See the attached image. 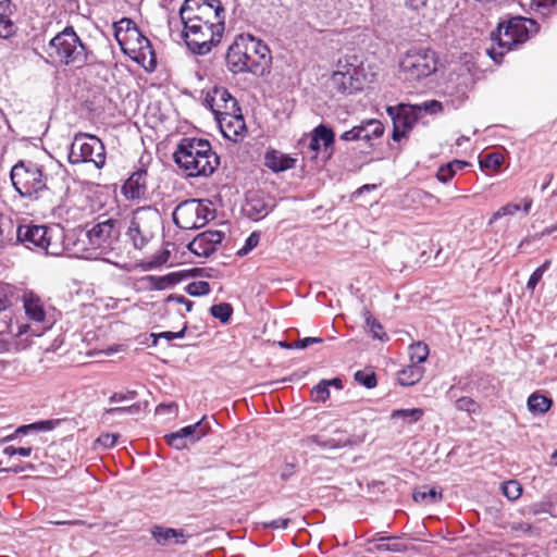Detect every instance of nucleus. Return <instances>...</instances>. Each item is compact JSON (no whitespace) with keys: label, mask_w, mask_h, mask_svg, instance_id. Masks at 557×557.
Listing matches in <instances>:
<instances>
[{"label":"nucleus","mask_w":557,"mask_h":557,"mask_svg":"<svg viewBox=\"0 0 557 557\" xmlns=\"http://www.w3.org/2000/svg\"><path fill=\"white\" fill-rule=\"evenodd\" d=\"M186 330H187V325H185L180 332H161L158 334L152 333L151 334V337L153 338L152 344L157 345V342L159 338H164L166 341L183 338L185 336Z\"/></svg>","instance_id":"nucleus-47"},{"label":"nucleus","mask_w":557,"mask_h":557,"mask_svg":"<svg viewBox=\"0 0 557 557\" xmlns=\"http://www.w3.org/2000/svg\"><path fill=\"white\" fill-rule=\"evenodd\" d=\"M260 236L258 233H251L242 249L238 250L239 256H244L252 250L259 244Z\"/></svg>","instance_id":"nucleus-51"},{"label":"nucleus","mask_w":557,"mask_h":557,"mask_svg":"<svg viewBox=\"0 0 557 557\" xmlns=\"http://www.w3.org/2000/svg\"><path fill=\"white\" fill-rule=\"evenodd\" d=\"M553 401L546 396L532 394L528 398V408L532 413H545L552 407Z\"/></svg>","instance_id":"nucleus-30"},{"label":"nucleus","mask_w":557,"mask_h":557,"mask_svg":"<svg viewBox=\"0 0 557 557\" xmlns=\"http://www.w3.org/2000/svg\"><path fill=\"white\" fill-rule=\"evenodd\" d=\"M225 234L221 231H206L197 235L188 244V249L199 257H209L216 250V247L222 243Z\"/></svg>","instance_id":"nucleus-16"},{"label":"nucleus","mask_w":557,"mask_h":557,"mask_svg":"<svg viewBox=\"0 0 557 557\" xmlns=\"http://www.w3.org/2000/svg\"><path fill=\"white\" fill-rule=\"evenodd\" d=\"M429 0H405V5L409 10L419 12L424 9Z\"/></svg>","instance_id":"nucleus-57"},{"label":"nucleus","mask_w":557,"mask_h":557,"mask_svg":"<svg viewBox=\"0 0 557 557\" xmlns=\"http://www.w3.org/2000/svg\"><path fill=\"white\" fill-rule=\"evenodd\" d=\"M429 356V347L426 344L422 342L414 343L409 347V357L410 362L412 364L417 363L422 366V363L428 359Z\"/></svg>","instance_id":"nucleus-32"},{"label":"nucleus","mask_w":557,"mask_h":557,"mask_svg":"<svg viewBox=\"0 0 557 557\" xmlns=\"http://www.w3.org/2000/svg\"><path fill=\"white\" fill-rule=\"evenodd\" d=\"M288 524H289V519L280 518V519L272 520L268 523H264V527L271 528V529H286L288 527Z\"/></svg>","instance_id":"nucleus-59"},{"label":"nucleus","mask_w":557,"mask_h":557,"mask_svg":"<svg viewBox=\"0 0 557 557\" xmlns=\"http://www.w3.org/2000/svg\"><path fill=\"white\" fill-rule=\"evenodd\" d=\"M295 473V465L286 463L281 472V479L287 481Z\"/></svg>","instance_id":"nucleus-60"},{"label":"nucleus","mask_w":557,"mask_h":557,"mask_svg":"<svg viewBox=\"0 0 557 557\" xmlns=\"http://www.w3.org/2000/svg\"><path fill=\"white\" fill-rule=\"evenodd\" d=\"M356 82L357 78L350 76L348 72L341 73V71H334L330 79V85L339 94H351L354 90L358 89L355 85Z\"/></svg>","instance_id":"nucleus-22"},{"label":"nucleus","mask_w":557,"mask_h":557,"mask_svg":"<svg viewBox=\"0 0 557 557\" xmlns=\"http://www.w3.org/2000/svg\"><path fill=\"white\" fill-rule=\"evenodd\" d=\"M357 69H358V59L356 55H345L343 58H339L336 63V70L341 71V73L348 72L350 76L356 77L357 76Z\"/></svg>","instance_id":"nucleus-34"},{"label":"nucleus","mask_w":557,"mask_h":557,"mask_svg":"<svg viewBox=\"0 0 557 557\" xmlns=\"http://www.w3.org/2000/svg\"><path fill=\"white\" fill-rule=\"evenodd\" d=\"M52 62L63 65L83 66L87 62V50L72 26L57 34L46 48Z\"/></svg>","instance_id":"nucleus-5"},{"label":"nucleus","mask_w":557,"mask_h":557,"mask_svg":"<svg viewBox=\"0 0 557 557\" xmlns=\"http://www.w3.org/2000/svg\"><path fill=\"white\" fill-rule=\"evenodd\" d=\"M304 443L309 446L311 444H317L321 446L322 448H336L338 447V444L335 443L334 440H324L322 441L318 435H312L304 440Z\"/></svg>","instance_id":"nucleus-48"},{"label":"nucleus","mask_w":557,"mask_h":557,"mask_svg":"<svg viewBox=\"0 0 557 557\" xmlns=\"http://www.w3.org/2000/svg\"><path fill=\"white\" fill-rule=\"evenodd\" d=\"M16 238L27 248L34 246L51 256H60L64 249L62 246L63 233L58 227L20 225L16 230Z\"/></svg>","instance_id":"nucleus-7"},{"label":"nucleus","mask_w":557,"mask_h":557,"mask_svg":"<svg viewBox=\"0 0 557 557\" xmlns=\"http://www.w3.org/2000/svg\"><path fill=\"white\" fill-rule=\"evenodd\" d=\"M363 315L366 319L367 326L369 331L372 333L373 338L382 341L383 337L385 336V333L383 332L381 323L375 318L372 317L369 310H364Z\"/></svg>","instance_id":"nucleus-38"},{"label":"nucleus","mask_w":557,"mask_h":557,"mask_svg":"<svg viewBox=\"0 0 557 557\" xmlns=\"http://www.w3.org/2000/svg\"><path fill=\"white\" fill-rule=\"evenodd\" d=\"M166 301H175L177 304L180 302H184L185 305V308H186V311L187 312H190L191 309H193V306H194V302L190 301L189 299L185 298L184 296L182 295H176V294H172L170 295L168 298H166Z\"/></svg>","instance_id":"nucleus-56"},{"label":"nucleus","mask_w":557,"mask_h":557,"mask_svg":"<svg viewBox=\"0 0 557 557\" xmlns=\"http://www.w3.org/2000/svg\"><path fill=\"white\" fill-rule=\"evenodd\" d=\"M210 425L206 422V417H203L200 421L191 425L184 426L176 431V433L184 437V440H189L194 443L203 437L208 433Z\"/></svg>","instance_id":"nucleus-25"},{"label":"nucleus","mask_w":557,"mask_h":557,"mask_svg":"<svg viewBox=\"0 0 557 557\" xmlns=\"http://www.w3.org/2000/svg\"><path fill=\"white\" fill-rule=\"evenodd\" d=\"M360 140L371 145L372 139H377L384 134V126L379 120H366L359 125Z\"/></svg>","instance_id":"nucleus-24"},{"label":"nucleus","mask_w":557,"mask_h":557,"mask_svg":"<svg viewBox=\"0 0 557 557\" xmlns=\"http://www.w3.org/2000/svg\"><path fill=\"white\" fill-rule=\"evenodd\" d=\"M185 290L193 297L203 296L210 293V285L206 281L191 282L186 286Z\"/></svg>","instance_id":"nucleus-42"},{"label":"nucleus","mask_w":557,"mask_h":557,"mask_svg":"<svg viewBox=\"0 0 557 557\" xmlns=\"http://www.w3.org/2000/svg\"><path fill=\"white\" fill-rule=\"evenodd\" d=\"M510 529L515 532L527 533V532L531 531L532 527H531V524L525 523V522H515L511 524Z\"/></svg>","instance_id":"nucleus-61"},{"label":"nucleus","mask_w":557,"mask_h":557,"mask_svg":"<svg viewBox=\"0 0 557 557\" xmlns=\"http://www.w3.org/2000/svg\"><path fill=\"white\" fill-rule=\"evenodd\" d=\"M206 103L213 112L215 120L223 128L224 125L231 127L233 121L237 127H244V119L240 113L237 100L223 87H214L212 92L207 95ZM223 134L228 137L226 131L222 129Z\"/></svg>","instance_id":"nucleus-9"},{"label":"nucleus","mask_w":557,"mask_h":557,"mask_svg":"<svg viewBox=\"0 0 557 557\" xmlns=\"http://www.w3.org/2000/svg\"><path fill=\"white\" fill-rule=\"evenodd\" d=\"M140 410H141V404L140 403H136V404H133L131 406H127V413L128 414H136Z\"/></svg>","instance_id":"nucleus-63"},{"label":"nucleus","mask_w":557,"mask_h":557,"mask_svg":"<svg viewBox=\"0 0 557 557\" xmlns=\"http://www.w3.org/2000/svg\"><path fill=\"white\" fill-rule=\"evenodd\" d=\"M197 163L199 166L194 170L191 176H209L216 170L220 164V159L211 147L209 152L206 151V153H201Z\"/></svg>","instance_id":"nucleus-21"},{"label":"nucleus","mask_w":557,"mask_h":557,"mask_svg":"<svg viewBox=\"0 0 557 557\" xmlns=\"http://www.w3.org/2000/svg\"><path fill=\"white\" fill-rule=\"evenodd\" d=\"M436 53L428 48H413L407 51L399 67L407 81H419L436 71Z\"/></svg>","instance_id":"nucleus-12"},{"label":"nucleus","mask_w":557,"mask_h":557,"mask_svg":"<svg viewBox=\"0 0 557 557\" xmlns=\"http://www.w3.org/2000/svg\"><path fill=\"white\" fill-rule=\"evenodd\" d=\"M211 144L207 139L183 138L173 153L174 162L187 176H191L194 170L199 166L197 160L201 153L209 152Z\"/></svg>","instance_id":"nucleus-14"},{"label":"nucleus","mask_w":557,"mask_h":557,"mask_svg":"<svg viewBox=\"0 0 557 557\" xmlns=\"http://www.w3.org/2000/svg\"><path fill=\"white\" fill-rule=\"evenodd\" d=\"M358 125L354 126L351 129L344 132L341 135V139L344 141H354V140H360V133H359Z\"/></svg>","instance_id":"nucleus-55"},{"label":"nucleus","mask_w":557,"mask_h":557,"mask_svg":"<svg viewBox=\"0 0 557 557\" xmlns=\"http://www.w3.org/2000/svg\"><path fill=\"white\" fill-rule=\"evenodd\" d=\"M159 218L156 212L149 209H138L135 211L134 216L129 223L126 235L132 240L136 249H141L152 237L151 227L149 222L158 223Z\"/></svg>","instance_id":"nucleus-15"},{"label":"nucleus","mask_w":557,"mask_h":557,"mask_svg":"<svg viewBox=\"0 0 557 557\" xmlns=\"http://www.w3.org/2000/svg\"><path fill=\"white\" fill-rule=\"evenodd\" d=\"M326 384L327 386H334L336 387L337 389H341L343 387V383H342V380L338 379V377H334L332 380H326Z\"/></svg>","instance_id":"nucleus-64"},{"label":"nucleus","mask_w":557,"mask_h":557,"mask_svg":"<svg viewBox=\"0 0 557 557\" xmlns=\"http://www.w3.org/2000/svg\"><path fill=\"white\" fill-rule=\"evenodd\" d=\"M121 413H127V406L126 407H113V408L106 409L102 413V420L108 421L111 416L121 414Z\"/></svg>","instance_id":"nucleus-58"},{"label":"nucleus","mask_w":557,"mask_h":557,"mask_svg":"<svg viewBox=\"0 0 557 557\" xmlns=\"http://www.w3.org/2000/svg\"><path fill=\"white\" fill-rule=\"evenodd\" d=\"M312 132L315 135V138H318V140L323 144L325 149H329L333 146L335 134L332 128L324 124H320L314 127Z\"/></svg>","instance_id":"nucleus-33"},{"label":"nucleus","mask_w":557,"mask_h":557,"mask_svg":"<svg viewBox=\"0 0 557 557\" xmlns=\"http://www.w3.org/2000/svg\"><path fill=\"white\" fill-rule=\"evenodd\" d=\"M323 339L321 337H305L302 339H298L297 342L292 344L293 348L305 349L312 344L322 343Z\"/></svg>","instance_id":"nucleus-53"},{"label":"nucleus","mask_w":557,"mask_h":557,"mask_svg":"<svg viewBox=\"0 0 557 557\" xmlns=\"http://www.w3.org/2000/svg\"><path fill=\"white\" fill-rule=\"evenodd\" d=\"M114 36L116 40L122 44V40L120 39V33L125 29L127 33H134L135 35H139V30L137 28V25L127 17H123L119 22L114 23Z\"/></svg>","instance_id":"nucleus-39"},{"label":"nucleus","mask_w":557,"mask_h":557,"mask_svg":"<svg viewBox=\"0 0 557 557\" xmlns=\"http://www.w3.org/2000/svg\"><path fill=\"white\" fill-rule=\"evenodd\" d=\"M210 313L213 318L219 319L222 323H227L233 314V307L231 304L221 302L213 305L210 308Z\"/></svg>","instance_id":"nucleus-36"},{"label":"nucleus","mask_w":557,"mask_h":557,"mask_svg":"<svg viewBox=\"0 0 557 557\" xmlns=\"http://www.w3.org/2000/svg\"><path fill=\"white\" fill-rule=\"evenodd\" d=\"M165 441L170 446L176 449H183L187 446V441L176 432L165 435Z\"/></svg>","instance_id":"nucleus-50"},{"label":"nucleus","mask_w":557,"mask_h":557,"mask_svg":"<svg viewBox=\"0 0 557 557\" xmlns=\"http://www.w3.org/2000/svg\"><path fill=\"white\" fill-rule=\"evenodd\" d=\"M500 490L503 495L509 500H517L522 494V485L516 480L503 482Z\"/></svg>","instance_id":"nucleus-35"},{"label":"nucleus","mask_w":557,"mask_h":557,"mask_svg":"<svg viewBox=\"0 0 557 557\" xmlns=\"http://www.w3.org/2000/svg\"><path fill=\"white\" fill-rule=\"evenodd\" d=\"M137 392L133 389H128L125 393H114L109 397L110 403H117L124 400H133L137 397Z\"/></svg>","instance_id":"nucleus-52"},{"label":"nucleus","mask_w":557,"mask_h":557,"mask_svg":"<svg viewBox=\"0 0 557 557\" xmlns=\"http://www.w3.org/2000/svg\"><path fill=\"white\" fill-rule=\"evenodd\" d=\"M424 373V368L420 364L410 363L408 367L399 371L398 383L404 386H411L418 383Z\"/></svg>","instance_id":"nucleus-26"},{"label":"nucleus","mask_w":557,"mask_h":557,"mask_svg":"<svg viewBox=\"0 0 557 557\" xmlns=\"http://www.w3.org/2000/svg\"><path fill=\"white\" fill-rule=\"evenodd\" d=\"M119 221L107 219L95 224L90 230L81 233L83 238L73 243V253L85 259H98L114 249L120 236Z\"/></svg>","instance_id":"nucleus-2"},{"label":"nucleus","mask_w":557,"mask_h":557,"mask_svg":"<svg viewBox=\"0 0 557 557\" xmlns=\"http://www.w3.org/2000/svg\"><path fill=\"white\" fill-rule=\"evenodd\" d=\"M173 222L182 230H196L205 226L215 216L212 210L203 200L189 199L181 202L173 211Z\"/></svg>","instance_id":"nucleus-11"},{"label":"nucleus","mask_w":557,"mask_h":557,"mask_svg":"<svg viewBox=\"0 0 557 557\" xmlns=\"http://www.w3.org/2000/svg\"><path fill=\"white\" fill-rule=\"evenodd\" d=\"M225 60L228 70L235 74L249 72L262 76L272 58L265 44L249 34H240L228 47Z\"/></svg>","instance_id":"nucleus-1"},{"label":"nucleus","mask_w":557,"mask_h":557,"mask_svg":"<svg viewBox=\"0 0 557 557\" xmlns=\"http://www.w3.org/2000/svg\"><path fill=\"white\" fill-rule=\"evenodd\" d=\"M423 409L421 408H411V409H396L391 413L392 419L400 418L406 423L412 424L421 420L423 417Z\"/></svg>","instance_id":"nucleus-31"},{"label":"nucleus","mask_w":557,"mask_h":557,"mask_svg":"<svg viewBox=\"0 0 557 557\" xmlns=\"http://www.w3.org/2000/svg\"><path fill=\"white\" fill-rule=\"evenodd\" d=\"M442 492L435 488H428L426 486L418 487L413 491L412 498L416 503L425 505L435 504L442 500Z\"/></svg>","instance_id":"nucleus-29"},{"label":"nucleus","mask_w":557,"mask_h":557,"mask_svg":"<svg viewBox=\"0 0 557 557\" xmlns=\"http://www.w3.org/2000/svg\"><path fill=\"white\" fill-rule=\"evenodd\" d=\"M326 384V380L320 381L313 388L312 395H314L315 401H325L330 397V391Z\"/></svg>","instance_id":"nucleus-46"},{"label":"nucleus","mask_w":557,"mask_h":557,"mask_svg":"<svg viewBox=\"0 0 557 557\" xmlns=\"http://www.w3.org/2000/svg\"><path fill=\"white\" fill-rule=\"evenodd\" d=\"M10 177L15 190L22 197H32L44 190L55 195L61 194L63 189L57 188L53 180L44 175L41 168L34 162L20 161L12 168Z\"/></svg>","instance_id":"nucleus-6"},{"label":"nucleus","mask_w":557,"mask_h":557,"mask_svg":"<svg viewBox=\"0 0 557 557\" xmlns=\"http://www.w3.org/2000/svg\"><path fill=\"white\" fill-rule=\"evenodd\" d=\"M295 162V159L276 150L268 151L264 156V165L276 173L294 168Z\"/></svg>","instance_id":"nucleus-20"},{"label":"nucleus","mask_w":557,"mask_h":557,"mask_svg":"<svg viewBox=\"0 0 557 557\" xmlns=\"http://www.w3.org/2000/svg\"><path fill=\"white\" fill-rule=\"evenodd\" d=\"M24 309L29 319L36 322H41L45 320L46 313L40 304V300L33 294L24 296Z\"/></svg>","instance_id":"nucleus-28"},{"label":"nucleus","mask_w":557,"mask_h":557,"mask_svg":"<svg viewBox=\"0 0 557 557\" xmlns=\"http://www.w3.org/2000/svg\"><path fill=\"white\" fill-rule=\"evenodd\" d=\"M60 423V420H45V421H38L34 422L27 425H22L16 429L15 433L12 435H9L3 438L4 442L13 440L18 434H27L30 431L36 432H46L53 430L58 424Z\"/></svg>","instance_id":"nucleus-27"},{"label":"nucleus","mask_w":557,"mask_h":557,"mask_svg":"<svg viewBox=\"0 0 557 557\" xmlns=\"http://www.w3.org/2000/svg\"><path fill=\"white\" fill-rule=\"evenodd\" d=\"M456 408L460 411H467L469 413L475 412L476 404L470 397H460L456 400Z\"/></svg>","instance_id":"nucleus-49"},{"label":"nucleus","mask_w":557,"mask_h":557,"mask_svg":"<svg viewBox=\"0 0 557 557\" xmlns=\"http://www.w3.org/2000/svg\"><path fill=\"white\" fill-rule=\"evenodd\" d=\"M116 440H117V436L114 435V434H110V433H107V434H102L98 437L97 442L106 447V448H110L112 447L115 443H116Z\"/></svg>","instance_id":"nucleus-54"},{"label":"nucleus","mask_w":557,"mask_h":557,"mask_svg":"<svg viewBox=\"0 0 557 557\" xmlns=\"http://www.w3.org/2000/svg\"><path fill=\"white\" fill-rule=\"evenodd\" d=\"M69 162L72 164L92 162L97 169H101L106 163L103 143L94 135H76L70 148Z\"/></svg>","instance_id":"nucleus-13"},{"label":"nucleus","mask_w":557,"mask_h":557,"mask_svg":"<svg viewBox=\"0 0 557 557\" xmlns=\"http://www.w3.org/2000/svg\"><path fill=\"white\" fill-rule=\"evenodd\" d=\"M520 205L518 203H507L504 207H502L499 210L493 213L490 224H493L496 220L504 218V216H510L513 215L516 212L520 210Z\"/></svg>","instance_id":"nucleus-43"},{"label":"nucleus","mask_w":557,"mask_h":557,"mask_svg":"<svg viewBox=\"0 0 557 557\" xmlns=\"http://www.w3.org/2000/svg\"><path fill=\"white\" fill-rule=\"evenodd\" d=\"M392 541L393 543L389 544H376L374 546L375 552H395V553H403L407 550V546L399 543L398 539L396 536H388V537H380L379 541Z\"/></svg>","instance_id":"nucleus-37"},{"label":"nucleus","mask_w":557,"mask_h":557,"mask_svg":"<svg viewBox=\"0 0 557 557\" xmlns=\"http://www.w3.org/2000/svg\"><path fill=\"white\" fill-rule=\"evenodd\" d=\"M147 171L140 169L134 172L124 183L122 190L128 199H140L147 193Z\"/></svg>","instance_id":"nucleus-18"},{"label":"nucleus","mask_w":557,"mask_h":557,"mask_svg":"<svg viewBox=\"0 0 557 557\" xmlns=\"http://www.w3.org/2000/svg\"><path fill=\"white\" fill-rule=\"evenodd\" d=\"M309 149L317 152L320 149V141L318 138H315V135L313 132L311 133V136L309 138Z\"/></svg>","instance_id":"nucleus-62"},{"label":"nucleus","mask_w":557,"mask_h":557,"mask_svg":"<svg viewBox=\"0 0 557 557\" xmlns=\"http://www.w3.org/2000/svg\"><path fill=\"white\" fill-rule=\"evenodd\" d=\"M273 208L274 203L270 197L256 194L247 198L244 211L249 219L259 221L267 216Z\"/></svg>","instance_id":"nucleus-17"},{"label":"nucleus","mask_w":557,"mask_h":557,"mask_svg":"<svg viewBox=\"0 0 557 557\" xmlns=\"http://www.w3.org/2000/svg\"><path fill=\"white\" fill-rule=\"evenodd\" d=\"M461 164L462 163L460 161H455L453 163H448L447 165L440 168L437 172L438 181L443 183L448 182L455 174L454 166L456 165L458 168H461Z\"/></svg>","instance_id":"nucleus-45"},{"label":"nucleus","mask_w":557,"mask_h":557,"mask_svg":"<svg viewBox=\"0 0 557 557\" xmlns=\"http://www.w3.org/2000/svg\"><path fill=\"white\" fill-rule=\"evenodd\" d=\"M171 36L180 25L183 29L177 33V38L183 39L187 48L195 54L205 55L209 53L213 46L220 44L223 32L213 25L201 23L180 22L169 18L168 21Z\"/></svg>","instance_id":"nucleus-4"},{"label":"nucleus","mask_w":557,"mask_h":557,"mask_svg":"<svg viewBox=\"0 0 557 557\" xmlns=\"http://www.w3.org/2000/svg\"><path fill=\"white\" fill-rule=\"evenodd\" d=\"M535 32L536 22L531 18L516 16L505 23H500L497 30L492 33L491 39L495 45L487 49V54L496 63H499L505 52L527 41L530 34Z\"/></svg>","instance_id":"nucleus-3"},{"label":"nucleus","mask_w":557,"mask_h":557,"mask_svg":"<svg viewBox=\"0 0 557 557\" xmlns=\"http://www.w3.org/2000/svg\"><path fill=\"white\" fill-rule=\"evenodd\" d=\"M421 111L437 113L442 111V104L436 100H431L424 102L422 106L400 104L398 107L387 108V113L393 121L392 138L395 141H399L403 137L407 136L417 123Z\"/></svg>","instance_id":"nucleus-10"},{"label":"nucleus","mask_w":557,"mask_h":557,"mask_svg":"<svg viewBox=\"0 0 557 557\" xmlns=\"http://www.w3.org/2000/svg\"><path fill=\"white\" fill-rule=\"evenodd\" d=\"M178 15L180 22L213 25L224 30L225 9L220 0H185Z\"/></svg>","instance_id":"nucleus-8"},{"label":"nucleus","mask_w":557,"mask_h":557,"mask_svg":"<svg viewBox=\"0 0 557 557\" xmlns=\"http://www.w3.org/2000/svg\"><path fill=\"white\" fill-rule=\"evenodd\" d=\"M152 539L157 544L168 546L174 544H185L188 535L185 534L183 529H173L162 525H153L150 530Z\"/></svg>","instance_id":"nucleus-19"},{"label":"nucleus","mask_w":557,"mask_h":557,"mask_svg":"<svg viewBox=\"0 0 557 557\" xmlns=\"http://www.w3.org/2000/svg\"><path fill=\"white\" fill-rule=\"evenodd\" d=\"M550 260H546L543 264H541L529 277L527 283V289L533 290L535 289L539 282L542 280L543 274L549 269Z\"/></svg>","instance_id":"nucleus-41"},{"label":"nucleus","mask_w":557,"mask_h":557,"mask_svg":"<svg viewBox=\"0 0 557 557\" xmlns=\"http://www.w3.org/2000/svg\"><path fill=\"white\" fill-rule=\"evenodd\" d=\"M354 376L360 385L367 388H373L377 384L375 373L372 370H359Z\"/></svg>","instance_id":"nucleus-40"},{"label":"nucleus","mask_w":557,"mask_h":557,"mask_svg":"<svg viewBox=\"0 0 557 557\" xmlns=\"http://www.w3.org/2000/svg\"><path fill=\"white\" fill-rule=\"evenodd\" d=\"M11 1L0 0V38H10L16 33V26L10 18Z\"/></svg>","instance_id":"nucleus-23"},{"label":"nucleus","mask_w":557,"mask_h":557,"mask_svg":"<svg viewBox=\"0 0 557 557\" xmlns=\"http://www.w3.org/2000/svg\"><path fill=\"white\" fill-rule=\"evenodd\" d=\"M503 163V157L499 153H488L481 161L483 168L497 170Z\"/></svg>","instance_id":"nucleus-44"}]
</instances>
